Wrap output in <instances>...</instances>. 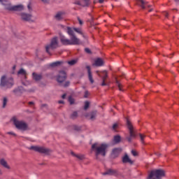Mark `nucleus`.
Returning a JSON list of instances; mask_svg holds the SVG:
<instances>
[{
  "mask_svg": "<svg viewBox=\"0 0 179 179\" xmlns=\"http://www.w3.org/2000/svg\"><path fill=\"white\" fill-rule=\"evenodd\" d=\"M107 149H108V144L107 143L99 144L95 143L92 145V150L95 152L96 160H99V155L103 157L106 156L107 153Z\"/></svg>",
  "mask_w": 179,
  "mask_h": 179,
  "instance_id": "1",
  "label": "nucleus"
},
{
  "mask_svg": "<svg viewBox=\"0 0 179 179\" xmlns=\"http://www.w3.org/2000/svg\"><path fill=\"white\" fill-rule=\"evenodd\" d=\"M127 127L129 129V136L126 137V139L128 142L131 143L132 142L133 139H135V138H136V130L128 118H127Z\"/></svg>",
  "mask_w": 179,
  "mask_h": 179,
  "instance_id": "2",
  "label": "nucleus"
},
{
  "mask_svg": "<svg viewBox=\"0 0 179 179\" xmlns=\"http://www.w3.org/2000/svg\"><path fill=\"white\" fill-rule=\"evenodd\" d=\"M13 86V78H6V76H1L0 87L2 89H10Z\"/></svg>",
  "mask_w": 179,
  "mask_h": 179,
  "instance_id": "3",
  "label": "nucleus"
},
{
  "mask_svg": "<svg viewBox=\"0 0 179 179\" xmlns=\"http://www.w3.org/2000/svg\"><path fill=\"white\" fill-rule=\"evenodd\" d=\"M166 176V172L162 169L151 171L147 179H162V177Z\"/></svg>",
  "mask_w": 179,
  "mask_h": 179,
  "instance_id": "4",
  "label": "nucleus"
},
{
  "mask_svg": "<svg viewBox=\"0 0 179 179\" xmlns=\"http://www.w3.org/2000/svg\"><path fill=\"white\" fill-rule=\"evenodd\" d=\"M13 122L17 129H20V131H27L28 126L24 121L19 120L16 117H13Z\"/></svg>",
  "mask_w": 179,
  "mask_h": 179,
  "instance_id": "5",
  "label": "nucleus"
},
{
  "mask_svg": "<svg viewBox=\"0 0 179 179\" xmlns=\"http://www.w3.org/2000/svg\"><path fill=\"white\" fill-rule=\"evenodd\" d=\"M59 44V43L58 42V37H53L50 41V43L46 45V52L48 54H50V50H55V48H58Z\"/></svg>",
  "mask_w": 179,
  "mask_h": 179,
  "instance_id": "6",
  "label": "nucleus"
},
{
  "mask_svg": "<svg viewBox=\"0 0 179 179\" xmlns=\"http://www.w3.org/2000/svg\"><path fill=\"white\" fill-rule=\"evenodd\" d=\"M29 149L30 150H34V152H38V153H43V155H50V153H51V150L37 145L31 146Z\"/></svg>",
  "mask_w": 179,
  "mask_h": 179,
  "instance_id": "7",
  "label": "nucleus"
},
{
  "mask_svg": "<svg viewBox=\"0 0 179 179\" xmlns=\"http://www.w3.org/2000/svg\"><path fill=\"white\" fill-rule=\"evenodd\" d=\"M101 73L103 75L102 77L101 75H100L99 71H96V73H97L98 76H99L102 79L101 86H107V83H106V80H107V78H108V74L107 73L106 71H101Z\"/></svg>",
  "mask_w": 179,
  "mask_h": 179,
  "instance_id": "8",
  "label": "nucleus"
},
{
  "mask_svg": "<svg viewBox=\"0 0 179 179\" xmlns=\"http://www.w3.org/2000/svg\"><path fill=\"white\" fill-rule=\"evenodd\" d=\"M0 2L1 5H3L6 9V10H10L13 11V6L9 1L8 0H0Z\"/></svg>",
  "mask_w": 179,
  "mask_h": 179,
  "instance_id": "9",
  "label": "nucleus"
},
{
  "mask_svg": "<svg viewBox=\"0 0 179 179\" xmlns=\"http://www.w3.org/2000/svg\"><path fill=\"white\" fill-rule=\"evenodd\" d=\"M66 80V73L64 71H59L57 76V81L58 83H62Z\"/></svg>",
  "mask_w": 179,
  "mask_h": 179,
  "instance_id": "10",
  "label": "nucleus"
},
{
  "mask_svg": "<svg viewBox=\"0 0 179 179\" xmlns=\"http://www.w3.org/2000/svg\"><path fill=\"white\" fill-rule=\"evenodd\" d=\"M82 42L76 36H70V45H79Z\"/></svg>",
  "mask_w": 179,
  "mask_h": 179,
  "instance_id": "11",
  "label": "nucleus"
},
{
  "mask_svg": "<svg viewBox=\"0 0 179 179\" xmlns=\"http://www.w3.org/2000/svg\"><path fill=\"white\" fill-rule=\"evenodd\" d=\"M22 20H24V22H30L31 20V17H33V15L31 14H28L26 13H22L20 14ZM32 22H34V20H31Z\"/></svg>",
  "mask_w": 179,
  "mask_h": 179,
  "instance_id": "12",
  "label": "nucleus"
},
{
  "mask_svg": "<svg viewBox=\"0 0 179 179\" xmlns=\"http://www.w3.org/2000/svg\"><path fill=\"white\" fill-rule=\"evenodd\" d=\"M61 29L64 30V31H66V33L70 36V37H72L73 36H75V32H73V29L69 27H66L64 25H60Z\"/></svg>",
  "mask_w": 179,
  "mask_h": 179,
  "instance_id": "13",
  "label": "nucleus"
},
{
  "mask_svg": "<svg viewBox=\"0 0 179 179\" xmlns=\"http://www.w3.org/2000/svg\"><path fill=\"white\" fill-rule=\"evenodd\" d=\"M59 40L63 45H70V39L66 38L62 34H59Z\"/></svg>",
  "mask_w": 179,
  "mask_h": 179,
  "instance_id": "14",
  "label": "nucleus"
},
{
  "mask_svg": "<svg viewBox=\"0 0 179 179\" xmlns=\"http://www.w3.org/2000/svg\"><path fill=\"white\" fill-rule=\"evenodd\" d=\"M86 69L87 71L88 79L90 83H94V80L93 79V74L92 73V69H90V66H87Z\"/></svg>",
  "mask_w": 179,
  "mask_h": 179,
  "instance_id": "15",
  "label": "nucleus"
},
{
  "mask_svg": "<svg viewBox=\"0 0 179 179\" xmlns=\"http://www.w3.org/2000/svg\"><path fill=\"white\" fill-rule=\"evenodd\" d=\"M85 117L92 121H94V120H96V117H97V110H94L87 114Z\"/></svg>",
  "mask_w": 179,
  "mask_h": 179,
  "instance_id": "16",
  "label": "nucleus"
},
{
  "mask_svg": "<svg viewBox=\"0 0 179 179\" xmlns=\"http://www.w3.org/2000/svg\"><path fill=\"white\" fill-rule=\"evenodd\" d=\"M122 162L124 164L129 163V164H134V161L129 158V156H128V154H125L124 156L122 158Z\"/></svg>",
  "mask_w": 179,
  "mask_h": 179,
  "instance_id": "17",
  "label": "nucleus"
},
{
  "mask_svg": "<svg viewBox=\"0 0 179 179\" xmlns=\"http://www.w3.org/2000/svg\"><path fill=\"white\" fill-rule=\"evenodd\" d=\"M64 16H65V12L59 11L55 15L54 17L55 20H62L64 19Z\"/></svg>",
  "mask_w": 179,
  "mask_h": 179,
  "instance_id": "18",
  "label": "nucleus"
},
{
  "mask_svg": "<svg viewBox=\"0 0 179 179\" xmlns=\"http://www.w3.org/2000/svg\"><path fill=\"white\" fill-rule=\"evenodd\" d=\"M75 3L79 6H89V0L76 1Z\"/></svg>",
  "mask_w": 179,
  "mask_h": 179,
  "instance_id": "19",
  "label": "nucleus"
},
{
  "mask_svg": "<svg viewBox=\"0 0 179 179\" xmlns=\"http://www.w3.org/2000/svg\"><path fill=\"white\" fill-rule=\"evenodd\" d=\"M117 174H118V171L115 169H108L103 173V176H117Z\"/></svg>",
  "mask_w": 179,
  "mask_h": 179,
  "instance_id": "20",
  "label": "nucleus"
},
{
  "mask_svg": "<svg viewBox=\"0 0 179 179\" xmlns=\"http://www.w3.org/2000/svg\"><path fill=\"white\" fill-rule=\"evenodd\" d=\"M24 10V6L22 4H19L17 6H13V11L14 12H22V10Z\"/></svg>",
  "mask_w": 179,
  "mask_h": 179,
  "instance_id": "21",
  "label": "nucleus"
},
{
  "mask_svg": "<svg viewBox=\"0 0 179 179\" xmlns=\"http://www.w3.org/2000/svg\"><path fill=\"white\" fill-rule=\"evenodd\" d=\"M94 66H103L104 65V62L101 58H97L95 59L94 63L93 64Z\"/></svg>",
  "mask_w": 179,
  "mask_h": 179,
  "instance_id": "22",
  "label": "nucleus"
},
{
  "mask_svg": "<svg viewBox=\"0 0 179 179\" xmlns=\"http://www.w3.org/2000/svg\"><path fill=\"white\" fill-rule=\"evenodd\" d=\"M33 79L34 80H36V82H38V80H41L43 79V74L37 73H32Z\"/></svg>",
  "mask_w": 179,
  "mask_h": 179,
  "instance_id": "23",
  "label": "nucleus"
},
{
  "mask_svg": "<svg viewBox=\"0 0 179 179\" xmlns=\"http://www.w3.org/2000/svg\"><path fill=\"white\" fill-rule=\"evenodd\" d=\"M0 164L3 166L5 169H7L8 170H10V166L8 164V162L4 159H0Z\"/></svg>",
  "mask_w": 179,
  "mask_h": 179,
  "instance_id": "24",
  "label": "nucleus"
},
{
  "mask_svg": "<svg viewBox=\"0 0 179 179\" xmlns=\"http://www.w3.org/2000/svg\"><path fill=\"white\" fill-rule=\"evenodd\" d=\"M139 2H141L140 6L142 8V9H145V5H148V1L145 0H138Z\"/></svg>",
  "mask_w": 179,
  "mask_h": 179,
  "instance_id": "25",
  "label": "nucleus"
},
{
  "mask_svg": "<svg viewBox=\"0 0 179 179\" xmlns=\"http://www.w3.org/2000/svg\"><path fill=\"white\" fill-rule=\"evenodd\" d=\"M64 64V62H55L50 64V66L55 68V66H59V65H62Z\"/></svg>",
  "mask_w": 179,
  "mask_h": 179,
  "instance_id": "26",
  "label": "nucleus"
},
{
  "mask_svg": "<svg viewBox=\"0 0 179 179\" xmlns=\"http://www.w3.org/2000/svg\"><path fill=\"white\" fill-rule=\"evenodd\" d=\"M71 155L73 156H75V157H77V159H78L79 160H83V159H85V156L80 154L76 155L73 152H71Z\"/></svg>",
  "mask_w": 179,
  "mask_h": 179,
  "instance_id": "27",
  "label": "nucleus"
},
{
  "mask_svg": "<svg viewBox=\"0 0 179 179\" xmlns=\"http://www.w3.org/2000/svg\"><path fill=\"white\" fill-rule=\"evenodd\" d=\"M139 136H140L141 143L143 145H146V143H145V138H146V135L140 134Z\"/></svg>",
  "mask_w": 179,
  "mask_h": 179,
  "instance_id": "28",
  "label": "nucleus"
},
{
  "mask_svg": "<svg viewBox=\"0 0 179 179\" xmlns=\"http://www.w3.org/2000/svg\"><path fill=\"white\" fill-rule=\"evenodd\" d=\"M77 117H78V112L76 111L73 112L70 115V118H71V120H76Z\"/></svg>",
  "mask_w": 179,
  "mask_h": 179,
  "instance_id": "29",
  "label": "nucleus"
},
{
  "mask_svg": "<svg viewBox=\"0 0 179 179\" xmlns=\"http://www.w3.org/2000/svg\"><path fill=\"white\" fill-rule=\"evenodd\" d=\"M115 143H120L121 142V136H115L113 139Z\"/></svg>",
  "mask_w": 179,
  "mask_h": 179,
  "instance_id": "30",
  "label": "nucleus"
},
{
  "mask_svg": "<svg viewBox=\"0 0 179 179\" xmlns=\"http://www.w3.org/2000/svg\"><path fill=\"white\" fill-rule=\"evenodd\" d=\"M78 60L76 59H73L71 61L67 62V64H69V65H70L71 66L76 65V64H77Z\"/></svg>",
  "mask_w": 179,
  "mask_h": 179,
  "instance_id": "31",
  "label": "nucleus"
},
{
  "mask_svg": "<svg viewBox=\"0 0 179 179\" xmlns=\"http://www.w3.org/2000/svg\"><path fill=\"white\" fill-rule=\"evenodd\" d=\"M17 75H22L23 76H26V71L24 69H21L17 72Z\"/></svg>",
  "mask_w": 179,
  "mask_h": 179,
  "instance_id": "32",
  "label": "nucleus"
},
{
  "mask_svg": "<svg viewBox=\"0 0 179 179\" xmlns=\"http://www.w3.org/2000/svg\"><path fill=\"white\" fill-rule=\"evenodd\" d=\"M74 31H76V33H78V34H81L83 36V31H82V29L80 28H73Z\"/></svg>",
  "mask_w": 179,
  "mask_h": 179,
  "instance_id": "33",
  "label": "nucleus"
},
{
  "mask_svg": "<svg viewBox=\"0 0 179 179\" xmlns=\"http://www.w3.org/2000/svg\"><path fill=\"white\" fill-rule=\"evenodd\" d=\"M116 85L119 89V90H120V92H122V85H121V83H120V81H118V80L116 79Z\"/></svg>",
  "mask_w": 179,
  "mask_h": 179,
  "instance_id": "34",
  "label": "nucleus"
},
{
  "mask_svg": "<svg viewBox=\"0 0 179 179\" xmlns=\"http://www.w3.org/2000/svg\"><path fill=\"white\" fill-rule=\"evenodd\" d=\"M120 152H121V149H120V148H114L113 150V155H118V153H120Z\"/></svg>",
  "mask_w": 179,
  "mask_h": 179,
  "instance_id": "35",
  "label": "nucleus"
},
{
  "mask_svg": "<svg viewBox=\"0 0 179 179\" xmlns=\"http://www.w3.org/2000/svg\"><path fill=\"white\" fill-rule=\"evenodd\" d=\"M7 103H8V99L6 97H4L3 99V108H5L6 107Z\"/></svg>",
  "mask_w": 179,
  "mask_h": 179,
  "instance_id": "36",
  "label": "nucleus"
},
{
  "mask_svg": "<svg viewBox=\"0 0 179 179\" xmlns=\"http://www.w3.org/2000/svg\"><path fill=\"white\" fill-rule=\"evenodd\" d=\"M20 90H21L20 88L15 89V90H13V92L16 96H17V94H19V93H20Z\"/></svg>",
  "mask_w": 179,
  "mask_h": 179,
  "instance_id": "37",
  "label": "nucleus"
},
{
  "mask_svg": "<svg viewBox=\"0 0 179 179\" xmlns=\"http://www.w3.org/2000/svg\"><path fill=\"white\" fill-rule=\"evenodd\" d=\"M89 106H90V103H89V101H85L84 110H87L89 108Z\"/></svg>",
  "mask_w": 179,
  "mask_h": 179,
  "instance_id": "38",
  "label": "nucleus"
},
{
  "mask_svg": "<svg viewBox=\"0 0 179 179\" xmlns=\"http://www.w3.org/2000/svg\"><path fill=\"white\" fill-rule=\"evenodd\" d=\"M70 83H70L69 81H66V82L63 84L64 87H68V86H69Z\"/></svg>",
  "mask_w": 179,
  "mask_h": 179,
  "instance_id": "39",
  "label": "nucleus"
},
{
  "mask_svg": "<svg viewBox=\"0 0 179 179\" xmlns=\"http://www.w3.org/2000/svg\"><path fill=\"white\" fill-rule=\"evenodd\" d=\"M69 101L70 104H73V103H75V100L73 99H72V97L69 98Z\"/></svg>",
  "mask_w": 179,
  "mask_h": 179,
  "instance_id": "40",
  "label": "nucleus"
},
{
  "mask_svg": "<svg viewBox=\"0 0 179 179\" xmlns=\"http://www.w3.org/2000/svg\"><path fill=\"white\" fill-rule=\"evenodd\" d=\"M113 131H115V129H117L118 128V124L115 123L113 125Z\"/></svg>",
  "mask_w": 179,
  "mask_h": 179,
  "instance_id": "41",
  "label": "nucleus"
},
{
  "mask_svg": "<svg viewBox=\"0 0 179 179\" xmlns=\"http://www.w3.org/2000/svg\"><path fill=\"white\" fill-rule=\"evenodd\" d=\"M85 52H87V54H92V51L90 50V49H89L87 48H86L85 49Z\"/></svg>",
  "mask_w": 179,
  "mask_h": 179,
  "instance_id": "42",
  "label": "nucleus"
},
{
  "mask_svg": "<svg viewBox=\"0 0 179 179\" xmlns=\"http://www.w3.org/2000/svg\"><path fill=\"white\" fill-rule=\"evenodd\" d=\"M84 97L85 99H87V97H89V91H85V92Z\"/></svg>",
  "mask_w": 179,
  "mask_h": 179,
  "instance_id": "43",
  "label": "nucleus"
},
{
  "mask_svg": "<svg viewBox=\"0 0 179 179\" xmlns=\"http://www.w3.org/2000/svg\"><path fill=\"white\" fill-rule=\"evenodd\" d=\"M73 129H75V131H80V127L73 126Z\"/></svg>",
  "mask_w": 179,
  "mask_h": 179,
  "instance_id": "44",
  "label": "nucleus"
},
{
  "mask_svg": "<svg viewBox=\"0 0 179 179\" xmlns=\"http://www.w3.org/2000/svg\"><path fill=\"white\" fill-rule=\"evenodd\" d=\"M8 135H13V136H16V134H15L13 131H8L7 132Z\"/></svg>",
  "mask_w": 179,
  "mask_h": 179,
  "instance_id": "45",
  "label": "nucleus"
},
{
  "mask_svg": "<svg viewBox=\"0 0 179 179\" xmlns=\"http://www.w3.org/2000/svg\"><path fill=\"white\" fill-rule=\"evenodd\" d=\"M131 155H133V156H138V152H136V151L132 150Z\"/></svg>",
  "mask_w": 179,
  "mask_h": 179,
  "instance_id": "46",
  "label": "nucleus"
},
{
  "mask_svg": "<svg viewBox=\"0 0 179 179\" xmlns=\"http://www.w3.org/2000/svg\"><path fill=\"white\" fill-rule=\"evenodd\" d=\"M78 20L79 24H80V25L83 24V21H82V20H80V18L79 17H78Z\"/></svg>",
  "mask_w": 179,
  "mask_h": 179,
  "instance_id": "47",
  "label": "nucleus"
},
{
  "mask_svg": "<svg viewBox=\"0 0 179 179\" xmlns=\"http://www.w3.org/2000/svg\"><path fill=\"white\" fill-rule=\"evenodd\" d=\"M39 1H41L43 3H48V2H50V0H39Z\"/></svg>",
  "mask_w": 179,
  "mask_h": 179,
  "instance_id": "48",
  "label": "nucleus"
},
{
  "mask_svg": "<svg viewBox=\"0 0 179 179\" xmlns=\"http://www.w3.org/2000/svg\"><path fill=\"white\" fill-rule=\"evenodd\" d=\"M27 8H28L29 12L31 11V6L30 4H28Z\"/></svg>",
  "mask_w": 179,
  "mask_h": 179,
  "instance_id": "49",
  "label": "nucleus"
},
{
  "mask_svg": "<svg viewBox=\"0 0 179 179\" xmlns=\"http://www.w3.org/2000/svg\"><path fill=\"white\" fill-rule=\"evenodd\" d=\"M47 108V104H42L41 105V108Z\"/></svg>",
  "mask_w": 179,
  "mask_h": 179,
  "instance_id": "50",
  "label": "nucleus"
},
{
  "mask_svg": "<svg viewBox=\"0 0 179 179\" xmlns=\"http://www.w3.org/2000/svg\"><path fill=\"white\" fill-rule=\"evenodd\" d=\"M164 16H166V17H167V16H169V13L165 11V12H164Z\"/></svg>",
  "mask_w": 179,
  "mask_h": 179,
  "instance_id": "51",
  "label": "nucleus"
},
{
  "mask_svg": "<svg viewBox=\"0 0 179 179\" xmlns=\"http://www.w3.org/2000/svg\"><path fill=\"white\" fill-rule=\"evenodd\" d=\"M29 106H33V105H34V102L30 101V102H29Z\"/></svg>",
  "mask_w": 179,
  "mask_h": 179,
  "instance_id": "52",
  "label": "nucleus"
},
{
  "mask_svg": "<svg viewBox=\"0 0 179 179\" xmlns=\"http://www.w3.org/2000/svg\"><path fill=\"white\" fill-rule=\"evenodd\" d=\"M65 97H66V94H64L62 96V99H65Z\"/></svg>",
  "mask_w": 179,
  "mask_h": 179,
  "instance_id": "53",
  "label": "nucleus"
},
{
  "mask_svg": "<svg viewBox=\"0 0 179 179\" xmlns=\"http://www.w3.org/2000/svg\"><path fill=\"white\" fill-rule=\"evenodd\" d=\"M155 155H156L157 156H161V153H159V152H155Z\"/></svg>",
  "mask_w": 179,
  "mask_h": 179,
  "instance_id": "54",
  "label": "nucleus"
},
{
  "mask_svg": "<svg viewBox=\"0 0 179 179\" xmlns=\"http://www.w3.org/2000/svg\"><path fill=\"white\" fill-rule=\"evenodd\" d=\"M58 103L59 104H64V101H59Z\"/></svg>",
  "mask_w": 179,
  "mask_h": 179,
  "instance_id": "55",
  "label": "nucleus"
},
{
  "mask_svg": "<svg viewBox=\"0 0 179 179\" xmlns=\"http://www.w3.org/2000/svg\"><path fill=\"white\" fill-rule=\"evenodd\" d=\"M99 3H103L104 2V0H99Z\"/></svg>",
  "mask_w": 179,
  "mask_h": 179,
  "instance_id": "56",
  "label": "nucleus"
},
{
  "mask_svg": "<svg viewBox=\"0 0 179 179\" xmlns=\"http://www.w3.org/2000/svg\"><path fill=\"white\" fill-rule=\"evenodd\" d=\"M3 172H2V169H0V176H2Z\"/></svg>",
  "mask_w": 179,
  "mask_h": 179,
  "instance_id": "57",
  "label": "nucleus"
},
{
  "mask_svg": "<svg viewBox=\"0 0 179 179\" xmlns=\"http://www.w3.org/2000/svg\"><path fill=\"white\" fill-rule=\"evenodd\" d=\"M15 69H16V66H13V71H15Z\"/></svg>",
  "mask_w": 179,
  "mask_h": 179,
  "instance_id": "58",
  "label": "nucleus"
},
{
  "mask_svg": "<svg viewBox=\"0 0 179 179\" xmlns=\"http://www.w3.org/2000/svg\"><path fill=\"white\" fill-rule=\"evenodd\" d=\"M176 2H179V0H175Z\"/></svg>",
  "mask_w": 179,
  "mask_h": 179,
  "instance_id": "59",
  "label": "nucleus"
},
{
  "mask_svg": "<svg viewBox=\"0 0 179 179\" xmlns=\"http://www.w3.org/2000/svg\"><path fill=\"white\" fill-rule=\"evenodd\" d=\"M152 9H150V10H149V12H152Z\"/></svg>",
  "mask_w": 179,
  "mask_h": 179,
  "instance_id": "60",
  "label": "nucleus"
},
{
  "mask_svg": "<svg viewBox=\"0 0 179 179\" xmlns=\"http://www.w3.org/2000/svg\"><path fill=\"white\" fill-rule=\"evenodd\" d=\"M148 6V8H150V6Z\"/></svg>",
  "mask_w": 179,
  "mask_h": 179,
  "instance_id": "61",
  "label": "nucleus"
},
{
  "mask_svg": "<svg viewBox=\"0 0 179 179\" xmlns=\"http://www.w3.org/2000/svg\"><path fill=\"white\" fill-rule=\"evenodd\" d=\"M13 73H15V71H13Z\"/></svg>",
  "mask_w": 179,
  "mask_h": 179,
  "instance_id": "62",
  "label": "nucleus"
},
{
  "mask_svg": "<svg viewBox=\"0 0 179 179\" xmlns=\"http://www.w3.org/2000/svg\"><path fill=\"white\" fill-rule=\"evenodd\" d=\"M86 179H89V178H86Z\"/></svg>",
  "mask_w": 179,
  "mask_h": 179,
  "instance_id": "63",
  "label": "nucleus"
}]
</instances>
